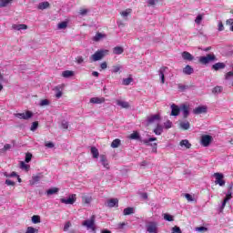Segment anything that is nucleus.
<instances>
[{
  "mask_svg": "<svg viewBox=\"0 0 233 233\" xmlns=\"http://www.w3.org/2000/svg\"><path fill=\"white\" fill-rule=\"evenodd\" d=\"M108 49H100L97 50L96 52H95V54H93L89 59L91 61V63H94L96 61H101V59H103V57H105V56H108Z\"/></svg>",
  "mask_w": 233,
  "mask_h": 233,
  "instance_id": "obj_1",
  "label": "nucleus"
},
{
  "mask_svg": "<svg viewBox=\"0 0 233 233\" xmlns=\"http://www.w3.org/2000/svg\"><path fill=\"white\" fill-rule=\"evenodd\" d=\"M82 226L86 227L87 230H91L96 233V215H92L89 219H86L82 222Z\"/></svg>",
  "mask_w": 233,
  "mask_h": 233,
  "instance_id": "obj_2",
  "label": "nucleus"
},
{
  "mask_svg": "<svg viewBox=\"0 0 233 233\" xmlns=\"http://www.w3.org/2000/svg\"><path fill=\"white\" fill-rule=\"evenodd\" d=\"M14 116L18 119H25V121H28V119H32V117H34V113L27 110L25 113H15Z\"/></svg>",
  "mask_w": 233,
  "mask_h": 233,
  "instance_id": "obj_3",
  "label": "nucleus"
},
{
  "mask_svg": "<svg viewBox=\"0 0 233 233\" xmlns=\"http://www.w3.org/2000/svg\"><path fill=\"white\" fill-rule=\"evenodd\" d=\"M198 61L201 65H208V63L216 61V56L208 54L206 56H200Z\"/></svg>",
  "mask_w": 233,
  "mask_h": 233,
  "instance_id": "obj_4",
  "label": "nucleus"
},
{
  "mask_svg": "<svg viewBox=\"0 0 233 233\" xmlns=\"http://www.w3.org/2000/svg\"><path fill=\"white\" fill-rule=\"evenodd\" d=\"M77 201V196L76 194L69 195L68 198H60V203L64 205H74Z\"/></svg>",
  "mask_w": 233,
  "mask_h": 233,
  "instance_id": "obj_5",
  "label": "nucleus"
},
{
  "mask_svg": "<svg viewBox=\"0 0 233 233\" xmlns=\"http://www.w3.org/2000/svg\"><path fill=\"white\" fill-rule=\"evenodd\" d=\"M215 185H219V187H225V176H223V173H215Z\"/></svg>",
  "mask_w": 233,
  "mask_h": 233,
  "instance_id": "obj_6",
  "label": "nucleus"
},
{
  "mask_svg": "<svg viewBox=\"0 0 233 233\" xmlns=\"http://www.w3.org/2000/svg\"><path fill=\"white\" fill-rule=\"evenodd\" d=\"M152 141H157V137H149L147 140H144V145H147V147H152L153 150L152 152H157V143H153Z\"/></svg>",
  "mask_w": 233,
  "mask_h": 233,
  "instance_id": "obj_7",
  "label": "nucleus"
},
{
  "mask_svg": "<svg viewBox=\"0 0 233 233\" xmlns=\"http://www.w3.org/2000/svg\"><path fill=\"white\" fill-rule=\"evenodd\" d=\"M212 143V136L204 135L201 137V145L202 147H208Z\"/></svg>",
  "mask_w": 233,
  "mask_h": 233,
  "instance_id": "obj_8",
  "label": "nucleus"
},
{
  "mask_svg": "<svg viewBox=\"0 0 233 233\" xmlns=\"http://www.w3.org/2000/svg\"><path fill=\"white\" fill-rule=\"evenodd\" d=\"M190 106L187 104H184L182 106H180V111L183 114V117L184 119H187V117H188L189 114H190Z\"/></svg>",
  "mask_w": 233,
  "mask_h": 233,
  "instance_id": "obj_9",
  "label": "nucleus"
},
{
  "mask_svg": "<svg viewBox=\"0 0 233 233\" xmlns=\"http://www.w3.org/2000/svg\"><path fill=\"white\" fill-rule=\"evenodd\" d=\"M147 230L148 233H157V222H149L147 225Z\"/></svg>",
  "mask_w": 233,
  "mask_h": 233,
  "instance_id": "obj_10",
  "label": "nucleus"
},
{
  "mask_svg": "<svg viewBox=\"0 0 233 233\" xmlns=\"http://www.w3.org/2000/svg\"><path fill=\"white\" fill-rule=\"evenodd\" d=\"M208 107L207 106H200L193 109V114L199 116V114H207Z\"/></svg>",
  "mask_w": 233,
  "mask_h": 233,
  "instance_id": "obj_11",
  "label": "nucleus"
},
{
  "mask_svg": "<svg viewBox=\"0 0 233 233\" xmlns=\"http://www.w3.org/2000/svg\"><path fill=\"white\" fill-rule=\"evenodd\" d=\"M106 203L109 208H114V207H119V199L117 198H110L109 200H107Z\"/></svg>",
  "mask_w": 233,
  "mask_h": 233,
  "instance_id": "obj_12",
  "label": "nucleus"
},
{
  "mask_svg": "<svg viewBox=\"0 0 233 233\" xmlns=\"http://www.w3.org/2000/svg\"><path fill=\"white\" fill-rule=\"evenodd\" d=\"M230 199H232V192L228 191V194L226 195V198H224L223 202H222V206H221V210H223V208H225V207L227 206V202L230 201Z\"/></svg>",
  "mask_w": 233,
  "mask_h": 233,
  "instance_id": "obj_13",
  "label": "nucleus"
},
{
  "mask_svg": "<svg viewBox=\"0 0 233 233\" xmlns=\"http://www.w3.org/2000/svg\"><path fill=\"white\" fill-rule=\"evenodd\" d=\"M100 161H101L104 168H106V170H108L110 168V164H108V160L106 159V156L101 155L100 156Z\"/></svg>",
  "mask_w": 233,
  "mask_h": 233,
  "instance_id": "obj_14",
  "label": "nucleus"
},
{
  "mask_svg": "<svg viewBox=\"0 0 233 233\" xmlns=\"http://www.w3.org/2000/svg\"><path fill=\"white\" fill-rule=\"evenodd\" d=\"M179 112H181V107L177 106L176 104L171 106V116H179Z\"/></svg>",
  "mask_w": 233,
  "mask_h": 233,
  "instance_id": "obj_15",
  "label": "nucleus"
},
{
  "mask_svg": "<svg viewBox=\"0 0 233 233\" xmlns=\"http://www.w3.org/2000/svg\"><path fill=\"white\" fill-rule=\"evenodd\" d=\"M168 69V67L167 66H163L159 69L158 71V74H159V76H160V79H161V83L162 85L165 84V72Z\"/></svg>",
  "mask_w": 233,
  "mask_h": 233,
  "instance_id": "obj_16",
  "label": "nucleus"
},
{
  "mask_svg": "<svg viewBox=\"0 0 233 233\" xmlns=\"http://www.w3.org/2000/svg\"><path fill=\"white\" fill-rule=\"evenodd\" d=\"M90 103H93L94 105H101L105 103V97H92L90 98Z\"/></svg>",
  "mask_w": 233,
  "mask_h": 233,
  "instance_id": "obj_17",
  "label": "nucleus"
},
{
  "mask_svg": "<svg viewBox=\"0 0 233 233\" xmlns=\"http://www.w3.org/2000/svg\"><path fill=\"white\" fill-rule=\"evenodd\" d=\"M182 58L185 61H194V56H192V54H190L189 52L184 51L182 53Z\"/></svg>",
  "mask_w": 233,
  "mask_h": 233,
  "instance_id": "obj_18",
  "label": "nucleus"
},
{
  "mask_svg": "<svg viewBox=\"0 0 233 233\" xmlns=\"http://www.w3.org/2000/svg\"><path fill=\"white\" fill-rule=\"evenodd\" d=\"M105 37H106V34L97 32V33L96 34V35L93 37V41H95L96 43H97V42L101 41V39H105Z\"/></svg>",
  "mask_w": 233,
  "mask_h": 233,
  "instance_id": "obj_19",
  "label": "nucleus"
},
{
  "mask_svg": "<svg viewBox=\"0 0 233 233\" xmlns=\"http://www.w3.org/2000/svg\"><path fill=\"white\" fill-rule=\"evenodd\" d=\"M225 66H227L225 65V63H223V62H218V63H216L215 65L212 66V69H213V70H216V71H218V70H223V68H225Z\"/></svg>",
  "mask_w": 233,
  "mask_h": 233,
  "instance_id": "obj_20",
  "label": "nucleus"
},
{
  "mask_svg": "<svg viewBox=\"0 0 233 233\" xmlns=\"http://www.w3.org/2000/svg\"><path fill=\"white\" fill-rule=\"evenodd\" d=\"M161 119V116L159 115H152L147 118V123L151 125V123H155V121H159Z\"/></svg>",
  "mask_w": 233,
  "mask_h": 233,
  "instance_id": "obj_21",
  "label": "nucleus"
},
{
  "mask_svg": "<svg viewBox=\"0 0 233 233\" xmlns=\"http://www.w3.org/2000/svg\"><path fill=\"white\" fill-rule=\"evenodd\" d=\"M183 74H185L186 76H190V75L194 74V68H192V66L187 65L183 69Z\"/></svg>",
  "mask_w": 233,
  "mask_h": 233,
  "instance_id": "obj_22",
  "label": "nucleus"
},
{
  "mask_svg": "<svg viewBox=\"0 0 233 233\" xmlns=\"http://www.w3.org/2000/svg\"><path fill=\"white\" fill-rule=\"evenodd\" d=\"M116 105L121 108H130V104L127 101L116 100Z\"/></svg>",
  "mask_w": 233,
  "mask_h": 233,
  "instance_id": "obj_23",
  "label": "nucleus"
},
{
  "mask_svg": "<svg viewBox=\"0 0 233 233\" xmlns=\"http://www.w3.org/2000/svg\"><path fill=\"white\" fill-rule=\"evenodd\" d=\"M12 28L14 30H26V28H28V25L25 24L13 25Z\"/></svg>",
  "mask_w": 233,
  "mask_h": 233,
  "instance_id": "obj_24",
  "label": "nucleus"
},
{
  "mask_svg": "<svg viewBox=\"0 0 233 233\" xmlns=\"http://www.w3.org/2000/svg\"><path fill=\"white\" fill-rule=\"evenodd\" d=\"M125 52V49H123V47L121 46H116L113 48V54H115L116 56H121V54H123Z\"/></svg>",
  "mask_w": 233,
  "mask_h": 233,
  "instance_id": "obj_25",
  "label": "nucleus"
},
{
  "mask_svg": "<svg viewBox=\"0 0 233 233\" xmlns=\"http://www.w3.org/2000/svg\"><path fill=\"white\" fill-rule=\"evenodd\" d=\"M59 192V188L53 187L46 190V196H54V194H57Z\"/></svg>",
  "mask_w": 233,
  "mask_h": 233,
  "instance_id": "obj_26",
  "label": "nucleus"
},
{
  "mask_svg": "<svg viewBox=\"0 0 233 233\" xmlns=\"http://www.w3.org/2000/svg\"><path fill=\"white\" fill-rule=\"evenodd\" d=\"M91 154L95 159H97L99 157V150L96 147H91Z\"/></svg>",
  "mask_w": 233,
  "mask_h": 233,
  "instance_id": "obj_27",
  "label": "nucleus"
},
{
  "mask_svg": "<svg viewBox=\"0 0 233 233\" xmlns=\"http://www.w3.org/2000/svg\"><path fill=\"white\" fill-rule=\"evenodd\" d=\"M50 6V3L48 2H42L38 5V10H46Z\"/></svg>",
  "mask_w": 233,
  "mask_h": 233,
  "instance_id": "obj_28",
  "label": "nucleus"
},
{
  "mask_svg": "<svg viewBox=\"0 0 233 233\" xmlns=\"http://www.w3.org/2000/svg\"><path fill=\"white\" fill-rule=\"evenodd\" d=\"M179 145L185 148H190L192 147V144H190V142L187 139L181 140Z\"/></svg>",
  "mask_w": 233,
  "mask_h": 233,
  "instance_id": "obj_29",
  "label": "nucleus"
},
{
  "mask_svg": "<svg viewBox=\"0 0 233 233\" xmlns=\"http://www.w3.org/2000/svg\"><path fill=\"white\" fill-rule=\"evenodd\" d=\"M154 134H156V136H161V134H163V127L157 124V127L154 129Z\"/></svg>",
  "mask_w": 233,
  "mask_h": 233,
  "instance_id": "obj_30",
  "label": "nucleus"
},
{
  "mask_svg": "<svg viewBox=\"0 0 233 233\" xmlns=\"http://www.w3.org/2000/svg\"><path fill=\"white\" fill-rule=\"evenodd\" d=\"M123 214L124 216H131V214H134V208H126Z\"/></svg>",
  "mask_w": 233,
  "mask_h": 233,
  "instance_id": "obj_31",
  "label": "nucleus"
},
{
  "mask_svg": "<svg viewBox=\"0 0 233 233\" xmlns=\"http://www.w3.org/2000/svg\"><path fill=\"white\" fill-rule=\"evenodd\" d=\"M121 145V140L118 138H116L115 140H113V142L111 143V147L112 148H118V147Z\"/></svg>",
  "mask_w": 233,
  "mask_h": 233,
  "instance_id": "obj_32",
  "label": "nucleus"
},
{
  "mask_svg": "<svg viewBox=\"0 0 233 233\" xmlns=\"http://www.w3.org/2000/svg\"><path fill=\"white\" fill-rule=\"evenodd\" d=\"M180 127L183 130H188V128H190V122L186 121V122H180Z\"/></svg>",
  "mask_w": 233,
  "mask_h": 233,
  "instance_id": "obj_33",
  "label": "nucleus"
},
{
  "mask_svg": "<svg viewBox=\"0 0 233 233\" xmlns=\"http://www.w3.org/2000/svg\"><path fill=\"white\" fill-rule=\"evenodd\" d=\"M128 137H129V139L137 140V139H139L141 137L139 136V132L134 131Z\"/></svg>",
  "mask_w": 233,
  "mask_h": 233,
  "instance_id": "obj_34",
  "label": "nucleus"
},
{
  "mask_svg": "<svg viewBox=\"0 0 233 233\" xmlns=\"http://www.w3.org/2000/svg\"><path fill=\"white\" fill-rule=\"evenodd\" d=\"M132 14V9L128 8L126 9L125 11H122L120 13V15H122V17H128V15H130Z\"/></svg>",
  "mask_w": 233,
  "mask_h": 233,
  "instance_id": "obj_35",
  "label": "nucleus"
},
{
  "mask_svg": "<svg viewBox=\"0 0 233 233\" xmlns=\"http://www.w3.org/2000/svg\"><path fill=\"white\" fill-rule=\"evenodd\" d=\"M13 0H0V8H5V6H8Z\"/></svg>",
  "mask_w": 233,
  "mask_h": 233,
  "instance_id": "obj_36",
  "label": "nucleus"
},
{
  "mask_svg": "<svg viewBox=\"0 0 233 233\" xmlns=\"http://www.w3.org/2000/svg\"><path fill=\"white\" fill-rule=\"evenodd\" d=\"M62 76L66 78L72 77V76H74V71L66 70L62 73Z\"/></svg>",
  "mask_w": 233,
  "mask_h": 233,
  "instance_id": "obj_37",
  "label": "nucleus"
},
{
  "mask_svg": "<svg viewBox=\"0 0 233 233\" xmlns=\"http://www.w3.org/2000/svg\"><path fill=\"white\" fill-rule=\"evenodd\" d=\"M213 94H221L223 92V86H217L212 90Z\"/></svg>",
  "mask_w": 233,
  "mask_h": 233,
  "instance_id": "obj_38",
  "label": "nucleus"
},
{
  "mask_svg": "<svg viewBox=\"0 0 233 233\" xmlns=\"http://www.w3.org/2000/svg\"><path fill=\"white\" fill-rule=\"evenodd\" d=\"M38 127H39V122L38 121L33 122L32 126L30 127L31 132H35L37 130Z\"/></svg>",
  "mask_w": 233,
  "mask_h": 233,
  "instance_id": "obj_39",
  "label": "nucleus"
},
{
  "mask_svg": "<svg viewBox=\"0 0 233 233\" xmlns=\"http://www.w3.org/2000/svg\"><path fill=\"white\" fill-rule=\"evenodd\" d=\"M32 223H35V224L41 223V217L38 215H34L32 217Z\"/></svg>",
  "mask_w": 233,
  "mask_h": 233,
  "instance_id": "obj_40",
  "label": "nucleus"
},
{
  "mask_svg": "<svg viewBox=\"0 0 233 233\" xmlns=\"http://www.w3.org/2000/svg\"><path fill=\"white\" fill-rule=\"evenodd\" d=\"M12 148V145L10 144H5L2 149H0L1 154H5L7 150H10Z\"/></svg>",
  "mask_w": 233,
  "mask_h": 233,
  "instance_id": "obj_41",
  "label": "nucleus"
},
{
  "mask_svg": "<svg viewBox=\"0 0 233 233\" xmlns=\"http://www.w3.org/2000/svg\"><path fill=\"white\" fill-rule=\"evenodd\" d=\"M133 81H134V78L132 77L124 78L123 85H125L126 86H128V85H130V83H132Z\"/></svg>",
  "mask_w": 233,
  "mask_h": 233,
  "instance_id": "obj_42",
  "label": "nucleus"
},
{
  "mask_svg": "<svg viewBox=\"0 0 233 233\" xmlns=\"http://www.w3.org/2000/svg\"><path fill=\"white\" fill-rule=\"evenodd\" d=\"M178 90L179 92H185V90H188V86L183 85V84H178Z\"/></svg>",
  "mask_w": 233,
  "mask_h": 233,
  "instance_id": "obj_43",
  "label": "nucleus"
},
{
  "mask_svg": "<svg viewBox=\"0 0 233 233\" xmlns=\"http://www.w3.org/2000/svg\"><path fill=\"white\" fill-rule=\"evenodd\" d=\"M32 179H33L32 185H35V183H39L41 179V176L39 175L33 176Z\"/></svg>",
  "mask_w": 233,
  "mask_h": 233,
  "instance_id": "obj_44",
  "label": "nucleus"
},
{
  "mask_svg": "<svg viewBox=\"0 0 233 233\" xmlns=\"http://www.w3.org/2000/svg\"><path fill=\"white\" fill-rule=\"evenodd\" d=\"M55 90L56 91V97L57 99H59V97H61L63 96V92L61 91V89L59 88V86H56L55 87Z\"/></svg>",
  "mask_w": 233,
  "mask_h": 233,
  "instance_id": "obj_45",
  "label": "nucleus"
},
{
  "mask_svg": "<svg viewBox=\"0 0 233 233\" xmlns=\"http://www.w3.org/2000/svg\"><path fill=\"white\" fill-rule=\"evenodd\" d=\"M66 26H68L67 22H61L58 24L59 30H65V28H66Z\"/></svg>",
  "mask_w": 233,
  "mask_h": 233,
  "instance_id": "obj_46",
  "label": "nucleus"
},
{
  "mask_svg": "<svg viewBox=\"0 0 233 233\" xmlns=\"http://www.w3.org/2000/svg\"><path fill=\"white\" fill-rule=\"evenodd\" d=\"M203 21V15H198L196 19H195V23L197 25H201V22Z\"/></svg>",
  "mask_w": 233,
  "mask_h": 233,
  "instance_id": "obj_47",
  "label": "nucleus"
},
{
  "mask_svg": "<svg viewBox=\"0 0 233 233\" xmlns=\"http://www.w3.org/2000/svg\"><path fill=\"white\" fill-rule=\"evenodd\" d=\"M68 127H69V124L67 121H62L61 123V128H63V130H68Z\"/></svg>",
  "mask_w": 233,
  "mask_h": 233,
  "instance_id": "obj_48",
  "label": "nucleus"
},
{
  "mask_svg": "<svg viewBox=\"0 0 233 233\" xmlns=\"http://www.w3.org/2000/svg\"><path fill=\"white\" fill-rule=\"evenodd\" d=\"M226 24L230 26L229 30L231 32H233V19L232 18H229L226 21Z\"/></svg>",
  "mask_w": 233,
  "mask_h": 233,
  "instance_id": "obj_49",
  "label": "nucleus"
},
{
  "mask_svg": "<svg viewBox=\"0 0 233 233\" xmlns=\"http://www.w3.org/2000/svg\"><path fill=\"white\" fill-rule=\"evenodd\" d=\"M164 219H166V221H174V217L166 213L164 214Z\"/></svg>",
  "mask_w": 233,
  "mask_h": 233,
  "instance_id": "obj_50",
  "label": "nucleus"
},
{
  "mask_svg": "<svg viewBox=\"0 0 233 233\" xmlns=\"http://www.w3.org/2000/svg\"><path fill=\"white\" fill-rule=\"evenodd\" d=\"M76 61L77 63V65H82V63H85V58H83V56H79L76 57Z\"/></svg>",
  "mask_w": 233,
  "mask_h": 233,
  "instance_id": "obj_51",
  "label": "nucleus"
},
{
  "mask_svg": "<svg viewBox=\"0 0 233 233\" xmlns=\"http://www.w3.org/2000/svg\"><path fill=\"white\" fill-rule=\"evenodd\" d=\"M20 167L24 168L26 171L30 170V166L26 165L25 162H20Z\"/></svg>",
  "mask_w": 233,
  "mask_h": 233,
  "instance_id": "obj_52",
  "label": "nucleus"
},
{
  "mask_svg": "<svg viewBox=\"0 0 233 233\" xmlns=\"http://www.w3.org/2000/svg\"><path fill=\"white\" fill-rule=\"evenodd\" d=\"M172 233H183V231H181V228L175 226L174 228H172Z\"/></svg>",
  "mask_w": 233,
  "mask_h": 233,
  "instance_id": "obj_53",
  "label": "nucleus"
},
{
  "mask_svg": "<svg viewBox=\"0 0 233 233\" xmlns=\"http://www.w3.org/2000/svg\"><path fill=\"white\" fill-rule=\"evenodd\" d=\"M50 105V101H48V99H43L40 101V106H46Z\"/></svg>",
  "mask_w": 233,
  "mask_h": 233,
  "instance_id": "obj_54",
  "label": "nucleus"
},
{
  "mask_svg": "<svg viewBox=\"0 0 233 233\" xmlns=\"http://www.w3.org/2000/svg\"><path fill=\"white\" fill-rule=\"evenodd\" d=\"M72 227V223L70 221H67L64 226V232H68V228Z\"/></svg>",
  "mask_w": 233,
  "mask_h": 233,
  "instance_id": "obj_55",
  "label": "nucleus"
},
{
  "mask_svg": "<svg viewBox=\"0 0 233 233\" xmlns=\"http://www.w3.org/2000/svg\"><path fill=\"white\" fill-rule=\"evenodd\" d=\"M78 14L79 15H86V14H88V9L81 8Z\"/></svg>",
  "mask_w": 233,
  "mask_h": 233,
  "instance_id": "obj_56",
  "label": "nucleus"
},
{
  "mask_svg": "<svg viewBox=\"0 0 233 233\" xmlns=\"http://www.w3.org/2000/svg\"><path fill=\"white\" fill-rule=\"evenodd\" d=\"M32 161V155L31 153L25 154V163H30Z\"/></svg>",
  "mask_w": 233,
  "mask_h": 233,
  "instance_id": "obj_57",
  "label": "nucleus"
},
{
  "mask_svg": "<svg viewBox=\"0 0 233 233\" xmlns=\"http://www.w3.org/2000/svg\"><path fill=\"white\" fill-rule=\"evenodd\" d=\"M37 232V229H35V228L32 227H28L25 233H35Z\"/></svg>",
  "mask_w": 233,
  "mask_h": 233,
  "instance_id": "obj_58",
  "label": "nucleus"
},
{
  "mask_svg": "<svg viewBox=\"0 0 233 233\" xmlns=\"http://www.w3.org/2000/svg\"><path fill=\"white\" fill-rule=\"evenodd\" d=\"M121 70V66H113V73L117 74V72H120Z\"/></svg>",
  "mask_w": 233,
  "mask_h": 233,
  "instance_id": "obj_59",
  "label": "nucleus"
},
{
  "mask_svg": "<svg viewBox=\"0 0 233 233\" xmlns=\"http://www.w3.org/2000/svg\"><path fill=\"white\" fill-rule=\"evenodd\" d=\"M5 185H7L8 187H15V182L10 180V179H6L5 180Z\"/></svg>",
  "mask_w": 233,
  "mask_h": 233,
  "instance_id": "obj_60",
  "label": "nucleus"
},
{
  "mask_svg": "<svg viewBox=\"0 0 233 233\" xmlns=\"http://www.w3.org/2000/svg\"><path fill=\"white\" fill-rule=\"evenodd\" d=\"M165 128H172V122L170 120H167L166 123H164Z\"/></svg>",
  "mask_w": 233,
  "mask_h": 233,
  "instance_id": "obj_61",
  "label": "nucleus"
},
{
  "mask_svg": "<svg viewBox=\"0 0 233 233\" xmlns=\"http://www.w3.org/2000/svg\"><path fill=\"white\" fill-rule=\"evenodd\" d=\"M185 198L186 199H187V201H194V198H192V195L186 193L185 194Z\"/></svg>",
  "mask_w": 233,
  "mask_h": 233,
  "instance_id": "obj_62",
  "label": "nucleus"
},
{
  "mask_svg": "<svg viewBox=\"0 0 233 233\" xmlns=\"http://www.w3.org/2000/svg\"><path fill=\"white\" fill-rule=\"evenodd\" d=\"M225 30V25H223V22L218 23V32H223Z\"/></svg>",
  "mask_w": 233,
  "mask_h": 233,
  "instance_id": "obj_63",
  "label": "nucleus"
},
{
  "mask_svg": "<svg viewBox=\"0 0 233 233\" xmlns=\"http://www.w3.org/2000/svg\"><path fill=\"white\" fill-rule=\"evenodd\" d=\"M198 232H207V228L205 227H198L197 228Z\"/></svg>",
  "mask_w": 233,
  "mask_h": 233,
  "instance_id": "obj_64",
  "label": "nucleus"
}]
</instances>
